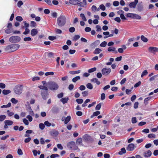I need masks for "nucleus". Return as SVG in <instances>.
Listing matches in <instances>:
<instances>
[{
	"mask_svg": "<svg viewBox=\"0 0 158 158\" xmlns=\"http://www.w3.org/2000/svg\"><path fill=\"white\" fill-rule=\"evenodd\" d=\"M141 39L143 41L145 42H147L148 41L147 39L143 35L141 36Z\"/></svg>",
	"mask_w": 158,
	"mask_h": 158,
	"instance_id": "obj_35",
	"label": "nucleus"
},
{
	"mask_svg": "<svg viewBox=\"0 0 158 158\" xmlns=\"http://www.w3.org/2000/svg\"><path fill=\"white\" fill-rule=\"evenodd\" d=\"M30 32L29 30L27 28H26L25 29V31H24L23 33V34L24 35H27Z\"/></svg>",
	"mask_w": 158,
	"mask_h": 158,
	"instance_id": "obj_58",
	"label": "nucleus"
},
{
	"mask_svg": "<svg viewBox=\"0 0 158 158\" xmlns=\"http://www.w3.org/2000/svg\"><path fill=\"white\" fill-rule=\"evenodd\" d=\"M106 96L104 93H102L101 95V99L102 100H103L105 98Z\"/></svg>",
	"mask_w": 158,
	"mask_h": 158,
	"instance_id": "obj_60",
	"label": "nucleus"
},
{
	"mask_svg": "<svg viewBox=\"0 0 158 158\" xmlns=\"http://www.w3.org/2000/svg\"><path fill=\"white\" fill-rule=\"evenodd\" d=\"M23 89V86L21 85L16 86L14 89L15 93L17 94H20L22 93Z\"/></svg>",
	"mask_w": 158,
	"mask_h": 158,
	"instance_id": "obj_5",
	"label": "nucleus"
},
{
	"mask_svg": "<svg viewBox=\"0 0 158 158\" xmlns=\"http://www.w3.org/2000/svg\"><path fill=\"white\" fill-rule=\"evenodd\" d=\"M102 51V50L100 49L96 48L95 49L93 53L94 54H98L100 53Z\"/></svg>",
	"mask_w": 158,
	"mask_h": 158,
	"instance_id": "obj_20",
	"label": "nucleus"
},
{
	"mask_svg": "<svg viewBox=\"0 0 158 158\" xmlns=\"http://www.w3.org/2000/svg\"><path fill=\"white\" fill-rule=\"evenodd\" d=\"M107 44V43L106 41H103L102 42L100 45V46L101 47H105L106 46Z\"/></svg>",
	"mask_w": 158,
	"mask_h": 158,
	"instance_id": "obj_41",
	"label": "nucleus"
},
{
	"mask_svg": "<svg viewBox=\"0 0 158 158\" xmlns=\"http://www.w3.org/2000/svg\"><path fill=\"white\" fill-rule=\"evenodd\" d=\"M7 147L6 144H1L0 145V149L1 150H3L6 148Z\"/></svg>",
	"mask_w": 158,
	"mask_h": 158,
	"instance_id": "obj_51",
	"label": "nucleus"
},
{
	"mask_svg": "<svg viewBox=\"0 0 158 158\" xmlns=\"http://www.w3.org/2000/svg\"><path fill=\"white\" fill-rule=\"evenodd\" d=\"M148 137L149 138L154 139L156 138V135L153 134H150L148 135Z\"/></svg>",
	"mask_w": 158,
	"mask_h": 158,
	"instance_id": "obj_42",
	"label": "nucleus"
},
{
	"mask_svg": "<svg viewBox=\"0 0 158 158\" xmlns=\"http://www.w3.org/2000/svg\"><path fill=\"white\" fill-rule=\"evenodd\" d=\"M109 52H114L115 53H117V51L116 50V48L114 47H109L108 49Z\"/></svg>",
	"mask_w": 158,
	"mask_h": 158,
	"instance_id": "obj_15",
	"label": "nucleus"
},
{
	"mask_svg": "<svg viewBox=\"0 0 158 158\" xmlns=\"http://www.w3.org/2000/svg\"><path fill=\"white\" fill-rule=\"evenodd\" d=\"M66 22V18L64 15H60L58 17L57 20V24L59 27H63L65 24Z\"/></svg>",
	"mask_w": 158,
	"mask_h": 158,
	"instance_id": "obj_2",
	"label": "nucleus"
},
{
	"mask_svg": "<svg viewBox=\"0 0 158 158\" xmlns=\"http://www.w3.org/2000/svg\"><path fill=\"white\" fill-rule=\"evenodd\" d=\"M100 41L99 40H97L91 44V46L93 48L97 47L99 44Z\"/></svg>",
	"mask_w": 158,
	"mask_h": 158,
	"instance_id": "obj_13",
	"label": "nucleus"
},
{
	"mask_svg": "<svg viewBox=\"0 0 158 158\" xmlns=\"http://www.w3.org/2000/svg\"><path fill=\"white\" fill-rule=\"evenodd\" d=\"M45 125L48 127H50L51 126V123L48 122V121H46L44 123Z\"/></svg>",
	"mask_w": 158,
	"mask_h": 158,
	"instance_id": "obj_59",
	"label": "nucleus"
},
{
	"mask_svg": "<svg viewBox=\"0 0 158 158\" xmlns=\"http://www.w3.org/2000/svg\"><path fill=\"white\" fill-rule=\"evenodd\" d=\"M90 81L92 82L96 83L98 85H99L100 84V81L96 78H93L91 79Z\"/></svg>",
	"mask_w": 158,
	"mask_h": 158,
	"instance_id": "obj_16",
	"label": "nucleus"
},
{
	"mask_svg": "<svg viewBox=\"0 0 158 158\" xmlns=\"http://www.w3.org/2000/svg\"><path fill=\"white\" fill-rule=\"evenodd\" d=\"M10 92L11 91L10 90L4 89L2 91V94L5 95H7L10 93Z\"/></svg>",
	"mask_w": 158,
	"mask_h": 158,
	"instance_id": "obj_23",
	"label": "nucleus"
},
{
	"mask_svg": "<svg viewBox=\"0 0 158 158\" xmlns=\"http://www.w3.org/2000/svg\"><path fill=\"white\" fill-rule=\"evenodd\" d=\"M10 101L12 103L15 104H16L18 102V101L14 98H12L10 100Z\"/></svg>",
	"mask_w": 158,
	"mask_h": 158,
	"instance_id": "obj_37",
	"label": "nucleus"
},
{
	"mask_svg": "<svg viewBox=\"0 0 158 158\" xmlns=\"http://www.w3.org/2000/svg\"><path fill=\"white\" fill-rule=\"evenodd\" d=\"M16 19L18 21H21L23 20V19L21 17L18 16L16 18Z\"/></svg>",
	"mask_w": 158,
	"mask_h": 158,
	"instance_id": "obj_56",
	"label": "nucleus"
},
{
	"mask_svg": "<svg viewBox=\"0 0 158 158\" xmlns=\"http://www.w3.org/2000/svg\"><path fill=\"white\" fill-rule=\"evenodd\" d=\"M148 74V72L147 70H145L143 71L141 75V77H143V76L147 75Z\"/></svg>",
	"mask_w": 158,
	"mask_h": 158,
	"instance_id": "obj_38",
	"label": "nucleus"
},
{
	"mask_svg": "<svg viewBox=\"0 0 158 158\" xmlns=\"http://www.w3.org/2000/svg\"><path fill=\"white\" fill-rule=\"evenodd\" d=\"M138 2V0H135L134 2L129 3V6L131 8L134 9L135 8Z\"/></svg>",
	"mask_w": 158,
	"mask_h": 158,
	"instance_id": "obj_9",
	"label": "nucleus"
},
{
	"mask_svg": "<svg viewBox=\"0 0 158 158\" xmlns=\"http://www.w3.org/2000/svg\"><path fill=\"white\" fill-rule=\"evenodd\" d=\"M90 100L89 99H87L85 101L83 104L82 105V106L83 107H85L87 106V103L89 102Z\"/></svg>",
	"mask_w": 158,
	"mask_h": 158,
	"instance_id": "obj_27",
	"label": "nucleus"
},
{
	"mask_svg": "<svg viewBox=\"0 0 158 158\" xmlns=\"http://www.w3.org/2000/svg\"><path fill=\"white\" fill-rule=\"evenodd\" d=\"M126 152V150L125 148H122L121 151L119 152L118 154L120 155H122L123 154L125 153Z\"/></svg>",
	"mask_w": 158,
	"mask_h": 158,
	"instance_id": "obj_24",
	"label": "nucleus"
},
{
	"mask_svg": "<svg viewBox=\"0 0 158 158\" xmlns=\"http://www.w3.org/2000/svg\"><path fill=\"white\" fill-rule=\"evenodd\" d=\"M100 8L103 11L106 10L105 6L103 4H101L99 6Z\"/></svg>",
	"mask_w": 158,
	"mask_h": 158,
	"instance_id": "obj_50",
	"label": "nucleus"
},
{
	"mask_svg": "<svg viewBox=\"0 0 158 158\" xmlns=\"http://www.w3.org/2000/svg\"><path fill=\"white\" fill-rule=\"evenodd\" d=\"M51 133L52 136L56 137L58 135L59 132L56 130H53L51 132Z\"/></svg>",
	"mask_w": 158,
	"mask_h": 158,
	"instance_id": "obj_17",
	"label": "nucleus"
},
{
	"mask_svg": "<svg viewBox=\"0 0 158 158\" xmlns=\"http://www.w3.org/2000/svg\"><path fill=\"white\" fill-rule=\"evenodd\" d=\"M13 123V122L11 120H6L4 121L5 124H6L8 126L11 125Z\"/></svg>",
	"mask_w": 158,
	"mask_h": 158,
	"instance_id": "obj_18",
	"label": "nucleus"
},
{
	"mask_svg": "<svg viewBox=\"0 0 158 158\" xmlns=\"http://www.w3.org/2000/svg\"><path fill=\"white\" fill-rule=\"evenodd\" d=\"M86 87L88 89H91L93 88V85L90 83H88L86 85Z\"/></svg>",
	"mask_w": 158,
	"mask_h": 158,
	"instance_id": "obj_36",
	"label": "nucleus"
},
{
	"mask_svg": "<svg viewBox=\"0 0 158 158\" xmlns=\"http://www.w3.org/2000/svg\"><path fill=\"white\" fill-rule=\"evenodd\" d=\"M69 31L70 32H73L75 31V28L73 27H71L69 28Z\"/></svg>",
	"mask_w": 158,
	"mask_h": 158,
	"instance_id": "obj_64",
	"label": "nucleus"
},
{
	"mask_svg": "<svg viewBox=\"0 0 158 158\" xmlns=\"http://www.w3.org/2000/svg\"><path fill=\"white\" fill-rule=\"evenodd\" d=\"M100 113V112L99 111H96L93 113V114L91 116V118H93L95 116H97Z\"/></svg>",
	"mask_w": 158,
	"mask_h": 158,
	"instance_id": "obj_25",
	"label": "nucleus"
},
{
	"mask_svg": "<svg viewBox=\"0 0 158 158\" xmlns=\"http://www.w3.org/2000/svg\"><path fill=\"white\" fill-rule=\"evenodd\" d=\"M111 72V69H110L104 68L102 70V74L105 76L108 75Z\"/></svg>",
	"mask_w": 158,
	"mask_h": 158,
	"instance_id": "obj_7",
	"label": "nucleus"
},
{
	"mask_svg": "<svg viewBox=\"0 0 158 158\" xmlns=\"http://www.w3.org/2000/svg\"><path fill=\"white\" fill-rule=\"evenodd\" d=\"M17 152L19 155H22L23 154V152L21 149H19L18 150Z\"/></svg>",
	"mask_w": 158,
	"mask_h": 158,
	"instance_id": "obj_62",
	"label": "nucleus"
},
{
	"mask_svg": "<svg viewBox=\"0 0 158 158\" xmlns=\"http://www.w3.org/2000/svg\"><path fill=\"white\" fill-rule=\"evenodd\" d=\"M38 33V31L36 29H32L31 32V34L32 36L35 35Z\"/></svg>",
	"mask_w": 158,
	"mask_h": 158,
	"instance_id": "obj_14",
	"label": "nucleus"
},
{
	"mask_svg": "<svg viewBox=\"0 0 158 158\" xmlns=\"http://www.w3.org/2000/svg\"><path fill=\"white\" fill-rule=\"evenodd\" d=\"M31 27H35L36 26V23L33 21H31Z\"/></svg>",
	"mask_w": 158,
	"mask_h": 158,
	"instance_id": "obj_39",
	"label": "nucleus"
},
{
	"mask_svg": "<svg viewBox=\"0 0 158 158\" xmlns=\"http://www.w3.org/2000/svg\"><path fill=\"white\" fill-rule=\"evenodd\" d=\"M80 76H78L75 77L74 78H73L72 79V81L74 82H75L77 80H80Z\"/></svg>",
	"mask_w": 158,
	"mask_h": 158,
	"instance_id": "obj_32",
	"label": "nucleus"
},
{
	"mask_svg": "<svg viewBox=\"0 0 158 158\" xmlns=\"http://www.w3.org/2000/svg\"><path fill=\"white\" fill-rule=\"evenodd\" d=\"M6 118L5 115H0V121L2 122Z\"/></svg>",
	"mask_w": 158,
	"mask_h": 158,
	"instance_id": "obj_47",
	"label": "nucleus"
},
{
	"mask_svg": "<svg viewBox=\"0 0 158 158\" xmlns=\"http://www.w3.org/2000/svg\"><path fill=\"white\" fill-rule=\"evenodd\" d=\"M133 19L139 20L141 19V17L137 14L133 13Z\"/></svg>",
	"mask_w": 158,
	"mask_h": 158,
	"instance_id": "obj_21",
	"label": "nucleus"
},
{
	"mask_svg": "<svg viewBox=\"0 0 158 158\" xmlns=\"http://www.w3.org/2000/svg\"><path fill=\"white\" fill-rule=\"evenodd\" d=\"M38 87L40 89L44 90H48V88L46 86L43 85H40Z\"/></svg>",
	"mask_w": 158,
	"mask_h": 158,
	"instance_id": "obj_26",
	"label": "nucleus"
},
{
	"mask_svg": "<svg viewBox=\"0 0 158 158\" xmlns=\"http://www.w3.org/2000/svg\"><path fill=\"white\" fill-rule=\"evenodd\" d=\"M119 2L118 1H114L113 2V5L114 6H119Z\"/></svg>",
	"mask_w": 158,
	"mask_h": 158,
	"instance_id": "obj_45",
	"label": "nucleus"
},
{
	"mask_svg": "<svg viewBox=\"0 0 158 158\" xmlns=\"http://www.w3.org/2000/svg\"><path fill=\"white\" fill-rule=\"evenodd\" d=\"M96 70V68L94 67L89 69L88 70V72L89 73H91L95 71Z\"/></svg>",
	"mask_w": 158,
	"mask_h": 158,
	"instance_id": "obj_43",
	"label": "nucleus"
},
{
	"mask_svg": "<svg viewBox=\"0 0 158 158\" xmlns=\"http://www.w3.org/2000/svg\"><path fill=\"white\" fill-rule=\"evenodd\" d=\"M39 127L41 130H43L45 127L44 124L41 123L39 124Z\"/></svg>",
	"mask_w": 158,
	"mask_h": 158,
	"instance_id": "obj_55",
	"label": "nucleus"
},
{
	"mask_svg": "<svg viewBox=\"0 0 158 158\" xmlns=\"http://www.w3.org/2000/svg\"><path fill=\"white\" fill-rule=\"evenodd\" d=\"M80 16L82 18V20L84 21H87V19L83 14H80Z\"/></svg>",
	"mask_w": 158,
	"mask_h": 158,
	"instance_id": "obj_34",
	"label": "nucleus"
},
{
	"mask_svg": "<svg viewBox=\"0 0 158 158\" xmlns=\"http://www.w3.org/2000/svg\"><path fill=\"white\" fill-rule=\"evenodd\" d=\"M148 50L149 52L155 54L156 52H158V48L154 47H150L148 48Z\"/></svg>",
	"mask_w": 158,
	"mask_h": 158,
	"instance_id": "obj_8",
	"label": "nucleus"
},
{
	"mask_svg": "<svg viewBox=\"0 0 158 158\" xmlns=\"http://www.w3.org/2000/svg\"><path fill=\"white\" fill-rule=\"evenodd\" d=\"M19 47V45L18 44H12L7 46L6 49L8 51L13 52L17 50Z\"/></svg>",
	"mask_w": 158,
	"mask_h": 158,
	"instance_id": "obj_3",
	"label": "nucleus"
},
{
	"mask_svg": "<svg viewBox=\"0 0 158 158\" xmlns=\"http://www.w3.org/2000/svg\"><path fill=\"white\" fill-rule=\"evenodd\" d=\"M67 146L68 148L72 150H75L78 149V147L76 146L75 143L73 141H71L68 143Z\"/></svg>",
	"mask_w": 158,
	"mask_h": 158,
	"instance_id": "obj_6",
	"label": "nucleus"
},
{
	"mask_svg": "<svg viewBox=\"0 0 158 158\" xmlns=\"http://www.w3.org/2000/svg\"><path fill=\"white\" fill-rule=\"evenodd\" d=\"M20 37L18 36H12L10 37L9 41L12 43H16L19 42L20 40Z\"/></svg>",
	"mask_w": 158,
	"mask_h": 158,
	"instance_id": "obj_4",
	"label": "nucleus"
},
{
	"mask_svg": "<svg viewBox=\"0 0 158 158\" xmlns=\"http://www.w3.org/2000/svg\"><path fill=\"white\" fill-rule=\"evenodd\" d=\"M80 36L78 35H75L73 38V40L74 41H76L80 38Z\"/></svg>",
	"mask_w": 158,
	"mask_h": 158,
	"instance_id": "obj_48",
	"label": "nucleus"
},
{
	"mask_svg": "<svg viewBox=\"0 0 158 158\" xmlns=\"http://www.w3.org/2000/svg\"><path fill=\"white\" fill-rule=\"evenodd\" d=\"M11 104L10 102H9L6 105H3L1 106V108H8L11 106Z\"/></svg>",
	"mask_w": 158,
	"mask_h": 158,
	"instance_id": "obj_30",
	"label": "nucleus"
},
{
	"mask_svg": "<svg viewBox=\"0 0 158 158\" xmlns=\"http://www.w3.org/2000/svg\"><path fill=\"white\" fill-rule=\"evenodd\" d=\"M48 90H42L41 91V95L43 99L45 100L48 97Z\"/></svg>",
	"mask_w": 158,
	"mask_h": 158,
	"instance_id": "obj_10",
	"label": "nucleus"
},
{
	"mask_svg": "<svg viewBox=\"0 0 158 158\" xmlns=\"http://www.w3.org/2000/svg\"><path fill=\"white\" fill-rule=\"evenodd\" d=\"M88 93L87 91H84L82 93V94L83 97H85L88 95Z\"/></svg>",
	"mask_w": 158,
	"mask_h": 158,
	"instance_id": "obj_54",
	"label": "nucleus"
},
{
	"mask_svg": "<svg viewBox=\"0 0 158 158\" xmlns=\"http://www.w3.org/2000/svg\"><path fill=\"white\" fill-rule=\"evenodd\" d=\"M23 122L26 125H28L29 124V122L28 121L26 118H23Z\"/></svg>",
	"mask_w": 158,
	"mask_h": 158,
	"instance_id": "obj_53",
	"label": "nucleus"
},
{
	"mask_svg": "<svg viewBox=\"0 0 158 158\" xmlns=\"http://www.w3.org/2000/svg\"><path fill=\"white\" fill-rule=\"evenodd\" d=\"M70 119L71 117L70 116H68L66 118H65V120L64 121L65 124H67L70 121Z\"/></svg>",
	"mask_w": 158,
	"mask_h": 158,
	"instance_id": "obj_29",
	"label": "nucleus"
},
{
	"mask_svg": "<svg viewBox=\"0 0 158 158\" xmlns=\"http://www.w3.org/2000/svg\"><path fill=\"white\" fill-rule=\"evenodd\" d=\"M151 97H148V98H145L144 99V103L145 105H146L147 104H148V101L151 99Z\"/></svg>",
	"mask_w": 158,
	"mask_h": 158,
	"instance_id": "obj_46",
	"label": "nucleus"
},
{
	"mask_svg": "<svg viewBox=\"0 0 158 158\" xmlns=\"http://www.w3.org/2000/svg\"><path fill=\"white\" fill-rule=\"evenodd\" d=\"M81 72L80 70L76 71H70L69 73L72 75H74L76 74L79 73Z\"/></svg>",
	"mask_w": 158,
	"mask_h": 158,
	"instance_id": "obj_28",
	"label": "nucleus"
},
{
	"mask_svg": "<svg viewBox=\"0 0 158 158\" xmlns=\"http://www.w3.org/2000/svg\"><path fill=\"white\" fill-rule=\"evenodd\" d=\"M55 31L56 33L57 34H61L62 32L61 30L57 28L55 29Z\"/></svg>",
	"mask_w": 158,
	"mask_h": 158,
	"instance_id": "obj_61",
	"label": "nucleus"
},
{
	"mask_svg": "<svg viewBox=\"0 0 158 158\" xmlns=\"http://www.w3.org/2000/svg\"><path fill=\"white\" fill-rule=\"evenodd\" d=\"M77 1L76 0H70L69 3L71 4L74 5H77Z\"/></svg>",
	"mask_w": 158,
	"mask_h": 158,
	"instance_id": "obj_40",
	"label": "nucleus"
},
{
	"mask_svg": "<svg viewBox=\"0 0 158 158\" xmlns=\"http://www.w3.org/2000/svg\"><path fill=\"white\" fill-rule=\"evenodd\" d=\"M77 5H78L79 6L81 7H84V5L83 3L82 2H77Z\"/></svg>",
	"mask_w": 158,
	"mask_h": 158,
	"instance_id": "obj_52",
	"label": "nucleus"
},
{
	"mask_svg": "<svg viewBox=\"0 0 158 158\" xmlns=\"http://www.w3.org/2000/svg\"><path fill=\"white\" fill-rule=\"evenodd\" d=\"M76 101L78 104H79L82 103L83 102V100L82 99H77Z\"/></svg>",
	"mask_w": 158,
	"mask_h": 158,
	"instance_id": "obj_44",
	"label": "nucleus"
},
{
	"mask_svg": "<svg viewBox=\"0 0 158 158\" xmlns=\"http://www.w3.org/2000/svg\"><path fill=\"white\" fill-rule=\"evenodd\" d=\"M137 9L140 12L143 10V6L142 5L138 4L137 6Z\"/></svg>",
	"mask_w": 158,
	"mask_h": 158,
	"instance_id": "obj_22",
	"label": "nucleus"
},
{
	"mask_svg": "<svg viewBox=\"0 0 158 158\" xmlns=\"http://www.w3.org/2000/svg\"><path fill=\"white\" fill-rule=\"evenodd\" d=\"M134 145L133 143H131L128 145L127 150L128 151H132L134 149Z\"/></svg>",
	"mask_w": 158,
	"mask_h": 158,
	"instance_id": "obj_12",
	"label": "nucleus"
},
{
	"mask_svg": "<svg viewBox=\"0 0 158 158\" xmlns=\"http://www.w3.org/2000/svg\"><path fill=\"white\" fill-rule=\"evenodd\" d=\"M13 31V29L12 28H8L5 31V32L7 34H10Z\"/></svg>",
	"mask_w": 158,
	"mask_h": 158,
	"instance_id": "obj_31",
	"label": "nucleus"
},
{
	"mask_svg": "<svg viewBox=\"0 0 158 158\" xmlns=\"http://www.w3.org/2000/svg\"><path fill=\"white\" fill-rule=\"evenodd\" d=\"M46 85L51 90L55 91L58 89L59 87L58 84L53 81H51L47 83Z\"/></svg>",
	"mask_w": 158,
	"mask_h": 158,
	"instance_id": "obj_1",
	"label": "nucleus"
},
{
	"mask_svg": "<svg viewBox=\"0 0 158 158\" xmlns=\"http://www.w3.org/2000/svg\"><path fill=\"white\" fill-rule=\"evenodd\" d=\"M7 115L10 117L12 116L14 114V113L12 112H10L9 110H7Z\"/></svg>",
	"mask_w": 158,
	"mask_h": 158,
	"instance_id": "obj_33",
	"label": "nucleus"
},
{
	"mask_svg": "<svg viewBox=\"0 0 158 158\" xmlns=\"http://www.w3.org/2000/svg\"><path fill=\"white\" fill-rule=\"evenodd\" d=\"M69 100V98L66 97L64 98H63L60 99V101L63 103L65 104Z\"/></svg>",
	"mask_w": 158,
	"mask_h": 158,
	"instance_id": "obj_19",
	"label": "nucleus"
},
{
	"mask_svg": "<svg viewBox=\"0 0 158 158\" xmlns=\"http://www.w3.org/2000/svg\"><path fill=\"white\" fill-rule=\"evenodd\" d=\"M131 122L132 123H135L137 122L136 118V117H134L132 118Z\"/></svg>",
	"mask_w": 158,
	"mask_h": 158,
	"instance_id": "obj_57",
	"label": "nucleus"
},
{
	"mask_svg": "<svg viewBox=\"0 0 158 158\" xmlns=\"http://www.w3.org/2000/svg\"><path fill=\"white\" fill-rule=\"evenodd\" d=\"M101 103H100L98 104L95 107L96 110H99L101 108Z\"/></svg>",
	"mask_w": 158,
	"mask_h": 158,
	"instance_id": "obj_49",
	"label": "nucleus"
},
{
	"mask_svg": "<svg viewBox=\"0 0 158 158\" xmlns=\"http://www.w3.org/2000/svg\"><path fill=\"white\" fill-rule=\"evenodd\" d=\"M96 27L97 28V31H101L102 29L101 28V27L100 26L97 25L96 26Z\"/></svg>",
	"mask_w": 158,
	"mask_h": 158,
	"instance_id": "obj_63",
	"label": "nucleus"
},
{
	"mask_svg": "<svg viewBox=\"0 0 158 158\" xmlns=\"http://www.w3.org/2000/svg\"><path fill=\"white\" fill-rule=\"evenodd\" d=\"M152 155V152L151 151L149 150H147L146 151L144 152L143 153V156L145 158H148Z\"/></svg>",
	"mask_w": 158,
	"mask_h": 158,
	"instance_id": "obj_11",
	"label": "nucleus"
}]
</instances>
